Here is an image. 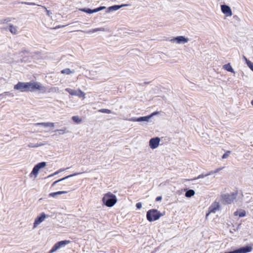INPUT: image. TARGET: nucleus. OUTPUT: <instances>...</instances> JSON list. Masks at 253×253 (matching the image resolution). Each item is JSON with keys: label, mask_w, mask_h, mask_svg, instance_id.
Instances as JSON below:
<instances>
[{"label": "nucleus", "mask_w": 253, "mask_h": 253, "mask_svg": "<svg viewBox=\"0 0 253 253\" xmlns=\"http://www.w3.org/2000/svg\"><path fill=\"white\" fill-rule=\"evenodd\" d=\"M237 192H234L230 194L226 193L221 195V202L224 205L233 203L237 198Z\"/></svg>", "instance_id": "f257e3e1"}, {"label": "nucleus", "mask_w": 253, "mask_h": 253, "mask_svg": "<svg viewBox=\"0 0 253 253\" xmlns=\"http://www.w3.org/2000/svg\"><path fill=\"white\" fill-rule=\"evenodd\" d=\"M102 201L107 207H112L117 203V199L115 195L109 192L104 195Z\"/></svg>", "instance_id": "f03ea898"}, {"label": "nucleus", "mask_w": 253, "mask_h": 253, "mask_svg": "<svg viewBox=\"0 0 253 253\" xmlns=\"http://www.w3.org/2000/svg\"><path fill=\"white\" fill-rule=\"evenodd\" d=\"M162 215L160 211L155 209L149 210L146 214L147 219L150 222L158 220Z\"/></svg>", "instance_id": "7ed1b4c3"}, {"label": "nucleus", "mask_w": 253, "mask_h": 253, "mask_svg": "<svg viewBox=\"0 0 253 253\" xmlns=\"http://www.w3.org/2000/svg\"><path fill=\"white\" fill-rule=\"evenodd\" d=\"M27 86L28 91H33L35 89H41L42 88V84L38 82H27Z\"/></svg>", "instance_id": "20e7f679"}, {"label": "nucleus", "mask_w": 253, "mask_h": 253, "mask_svg": "<svg viewBox=\"0 0 253 253\" xmlns=\"http://www.w3.org/2000/svg\"><path fill=\"white\" fill-rule=\"evenodd\" d=\"M253 250L252 247L250 245H247L244 247H241L235 250L225 252L224 253H248L252 252Z\"/></svg>", "instance_id": "39448f33"}, {"label": "nucleus", "mask_w": 253, "mask_h": 253, "mask_svg": "<svg viewBox=\"0 0 253 253\" xmlns=\"http://www.w3.org/2000/svg\"><path fill=\"white\" fill-rule=\"evenodd\" d=\"M69 243L70 241L67 240L61 241L57 242L52 247V249L49 251V253H52L55 252L56 251L59 249L61 247H64L65 245L69 244Z\"/></svg>", "instance_id": "423d86ee"}, {"label": "nucleus", "mask_w": 253, "mask_h": 253, "mask_svg": "<svg viewBox=\"0 0 253 253\" xmlns=\"http://www.w3.org/2000/svg\"><path fill=\"white\" fill-rule=\"evenodd\" d=\"M14 88L16 90H20L22 92L28 91L27 83L24 82H19L14 85Z\"/></svg>", "instance_id": "0eeeda50"}, {"label": "nucleus", "mask_w": 253, "mask_h": 253, "mask_svg": "<svg viewBox=\"0 0 253 253\" xmlns=\"http://www.w3.org/2000/svg\"><path fill=\"white\" fill-rule=\"evenodd\" d=\"M160 142V138L158 137L152 138L149 141V146L151 148L154 149L157 148Z\"/></svg>", "instance_id": "6e6552de"}, {"label": "nucleus", "mask_w": 253, "mask_h": 253, "mask_svg": "<svg viewBox=\"0 0 253 253\" xmlns=\"http://www.w3.org/2000/svg\"><path fill=\"white\" fill-rule=\"evenodd\" d=\"M105 8H106L105 6H102L97 7L96 8L93 9H91L90 8H84L80 9V10L84 12H86L88 14H91L93 13L99 12L100 10H102Z\"/></svg>", "instance_id": "1a4fd4ad"}, {"label": "nucleus", "mask_w": 253, "mask_h": 253, "mask_svg": "<svg viewBox=\"0 0 253 253\" xmlns=\"http://www.w3.org/2000/svg\"><path fill=\"white\" fill-rule=\"evenodd\" d=\"M220 205L218 202H214L209 208V213L207 214L208 216L210 213H215L216 211L219 210Z\"/></svg>", "instance_id": "9d476101"}, {"label": "nucleus", "mask_w": 253, "mask_h": 253, "mask_svg": "<svg viewBox=\"0 0 253 253\" xmlns=\"http://www.w3.org/2000/svg\"><path fill=\"white\" fill-rule=\"evenodd\" d=\"M46 216V215L44 212H42L39 216H37L35 220L34 227H36L38 225L42 223L44 220Z\"/></svg>", "instance_id": "9b49d317"}, {"label": "nucleus", "mask_w": 253, "mask_h": 253, "mask_svg": "<svg viewBox=\"0 0 253 253\" xmlns=\"http://www.w3.org/2000/svg\"><path fill=\"white\" fill-rule=\"evenodd\" d=\"M171 42L175 41L177 43H185L189 41L188 38H185L184 36H177L174 39L170 40Z\"/></svg>", "instance_id": "f8f14e48"}, {"label": "nucleus", "mask_w": 253, "mask_h": 253, "mask_svg": "<svg viewBox=\"0 0 253 253\" xmlns=\"http://www.w3.org/2000/svg\"><path fill=\"white\" fill-rule=\"evenodd\" d=\"M221 9L222 12L226 14L227 16H231L232 14L231 9L228 5L225 4L221 5Z\"/></svg>", "instance_id": "ddd939ff"}, {"label": "nucleus", "mask_w": 253, "mask_h": 253, "mask_svg": "<svg viewBox=\"0 0 253 253\" xmlns=\"http://www.w3.org/2000/svg\"><path fill=\"white\" fill-rule=\"evenodd\" d=\"M80 174V173H75L74 174H70V175H69L66 177H64L62 178H61L60 179H58L56 181H55L54 182H53L51 185L52 186H54L56 183H58V182H62V181H64L65 180H67L68 179H69V178L71 177H73L74 176H75V175H77L78 174Z\"/></svg>", "instance_id": "4468645a"}, {"label": "nucleus", "mask_w": 253, "mask_h": 253, "mask_svg": "<svg viewBox=\"0 0 253 253\" xmlns=\"http://www.w3.org/2000/svg\"><path fill=\"white\" fill-rule=\"evenodd\" d=\"M150 118H151V116H144V117H140L137 118H134L132 119V121H133L134 122H144V121L148 122Z\"/></svg>", "instance_id": "2eb2a0df"}, {"label": "nucleus", "mask_w": 253, "mask_h": 253, "mask_svg": "<svg viewBox=\"0 0 253 253\" xmlns=\"http://www.w3.org/2000/svg\"><path fill=\"white\" fill-rule=\"evenodd\" d=\"M127 4L114 5L109 7L107 9V12L116 11L123 6H127Z\"/></svg>", "instance_id": "dca6fc26"}, {"label": "nucleus", "mask_w": 253, "mask_h": 253, "mask_svg": "<svg viewBox=\"0 0 253 253\" xmlns=\"http://www.w3.org/2000/svg\"><path fill=\"white\" fill-rule=\"evenodd\" d=\"M35 126H42L44 127H54V123H50V122H47V123H36L35 124Z\"/></svg>", "instance_id": "f3484780"}, {"label": "nucleus", "mask_w": 253, "mask_h": 253, "mask_svg": "<svg viewBox=\"0 0 253 253\" xmlns=\"http://www.w3.org/2000/svg\"><path fill=\"white\" fill-rule=\"evenodd\" d=\"M105 30H106L105 28L102 27V28H97L93 29L92 30H89L87 32H85V31H84L83 30H79V31H81L83 33H86L89 34V33H95V32H96L98 31H105Z\"/></svg>", "instance_id": "a211bd4d"}, {"label": "nucleus", "mask_w": 253, "mask_h": 253, "mask_svg": "<svg viewBox=\"0 0 253 253\" xmlns=\"http://www.w3.org/2000/svg\"><path fill=\"white\" fill-rule=\"evenodd\" d=\"M246 214V211L243 210H240L239 211H236L234 213L235 216L239 215V217H244Z\"/></svg>", "instance_id": "6ab92c4d"}, {"label": "nucleus", "mask_w": 253, "mask_h": 253, "mask_svg": "<svg viewBox=\"0 0 253 253\" xmlns=\"http://www.w3.org/2000/svg\"><path fill=\"white\" fill-rule=\"evenodd\" d=\"M8 30L12 34L16 35L18 33L17 27L13 25H10L8 27Z\"/></svg>", "instance_id": "aec40b11"}, {"label": "nucleus", "mask_w": 253, "mask_h": 253, "mask_svg": "<svg viewBox=\"0 0 253 253\" xmlns=\"http://www.w3.org/2000/svg\"><path fill=\"white\" fill-rule=\"evenodd\" d=\"M67 192L65 191H58L56 192H52L49 194V197H52L53 198L56 197L58 195H60L63 194H66Z\"/></svg>", "instance_id": "412c9836"}, {"label": "nucleus", "mask_w": 253, "mask_h": 253, "mask_svg": "<svg viewBox=\"0 0 253 253\" xmlns=\"http://www.w3.org/2000/svg\"><path fill=\"white\" fill-rule=\"evenodd\" d=\"M75 73V70H71L69 68H66L61 71V73L63 74L71 75Z\"/></svg>", "instance_id": "4be33fe9"}, {"label": "nucleus", "mask_w": 253, "mask_h": 253, "mask_svg": "<svg viewBox=\"0 0 253 253\" xmlns=\"http://www.w3.org/2000/svg\"><path fill=\"white\" fill-rule=\"evenodd\" d=\"M223 68L228 72L234 73L233 69L232 68V66L230 65L229 63L223 65Z\"/></svg>", "instance_id": "5701e85b"}, {"label": "nucleus", "mask_w": 253, "mask_h": 253, "mask_svg": "<svg viewBox=\"0 0 253 253\" xmlns=\"http://www.w3.org/2000/svg\"><path fill=\"white\" fill-rule=\"evenodd\" d=\"M195 192L194 190L189 189L186 192L185 196L187 198H190L192 196H194L195 195Z\"/></svg>", "instance_id": "b1692460"}, {"label": "nucleus", "mask_w": 253, "mask_h": 253, "mask_svg": "<svg viewBox=\"0 0 253 253\" xmlns=\"http://www.w3.org/2000/svg\"><path fill=\"white\" fill-rule=\"evenodd\" d=\"M45 144V143H36V144L30 143L28 144V147H31V148H36V147H38L40 146L44 145Z\"/></svg>", "instance_id": "393cba45"}, {"label": "nucleus", "mask_w": 253, "mask_h": 253, "mask_svg": "<svg viewBox=\"0 0 253 253\" xmlns=\"http://www.w3.org/2000/svg\"><path fill=\"white\" fill-rule=\"evenodd\" d=\"M40 170V169L38 167L37 165H36L33 169L31 174H33L35 175V176H37Z\"/></svg>", "instance_id": "a878e982"}, {"label": "nucleus", "mask_w": 253, "mask_h": 253, "mask_svg": "<svg viewBox=\"0 0 253 253\" xmlns=\"http://www.w3.org/2000/svg\"><path fill=\"white\" fill-rule=\"evenodd\" d=\"M65 91L69 92L70 94H71V95H76V94H77L76 90L72 89L69 88H67L65 89Z\"/></svg>", "instance_id": "bb28decb"}, {"label": "nucleus", "mask_w": 253, "mask_h": 253, "mask_svg": "<svg viewBox=\"0 0 253 253\" xmlns=\"http://www.w3.org/2000/svg\"><path fill=\"white\" fill-rule=\"evenodd\" d=\"M77 94H76V96H78L80 97H83L84 98H85V94L82 91L81 89H79L78 90H77Z\"/></svg>", "instance_id": "cd10ccee"}, {"label": "nucleus", "mask_w": 253, "mask_h": 253, "mask_svg": "<svg viewBox=\"0 0 253 253\" xmlns=\"http://www.w3.org/2000/svg\"><path fill=\"white\" fill-rule=\"evenodd\" d=\"M68 169L69 168H67V169ZM65 170V169H59L58 170L56 171V172H55L54 173H52V174H51L50 175H49L48 176H47L46 178L51 177H52V176H54L55 175H56V174H58L59 173H60V172H61L62 171H64Z\"/></svg>", "instance_id": "c85d7f7f"}, {"label": "nucleus", "mask_w": 253, "mask_h": 253, "mask_svg": "<svg viewBox=\"0 0 253 253\" xmlns=\"http://www.w3.org/2000/svg\"><path fill=\"white\" fill-rule=\"evenodd\" d=\"M73 121L76 123H80L82 122V119L77 116L72 117Z\"/></svg>", "instance_id": "c756f323"}, {"label": "nucleus", "mask_w": 253, "mask_h": 253, "mask_svg": "<svg viewBox=\"0 0 253 253\" xmlns=\"http://www.w3.org/2000/svg\"><path fill=\"white\" fill-rule=\"evenodd\" d=\"M244 58L246 59L247 64L248 67L253 71V63L248 60L245 57H244Z\"/></svg>", "instance_id": "7c9ffc66"}, {"label": "nucleus", "mask_w": 253, "mask_h": 253, "mask_svg": "<svg viewBox=\"0 0 253 253\" xmlns=\"http://www.w3.org/2000/svg\"><path fill=\"white\" fill-rule=\"evenodd\" d=\"M36 165L40 169H41L42 168H43L46 166V162H42L37 164Z\"/></svg>", "instance_id": "2f4dec72"}, {"label": "nucleus", "mask_w": 253, "mask_h": 253, "mask_svg": "<svg viewBox=\"0 0 253 253\" xmlns=\"http://www.w3.org/2000/svg\"><path fill=\"white\" fill-rule=\"evenodd\" d=\"M99 112L103 113H107V114H110L111 113V111L109 109H101L98 110Z\"/></svg>", "instance_id": "473e14b6"}, {"label": "nucleus", "mask_w": 253, "mask_h": 253, "mask_svg": "<svg viewBox=\"0 0 253 253\" xmlns=\"http://www.w3.org/2000/svg\"><path fill=\"white\" fill-rule=\"evenodd\" d=\"M206 176H207V174H204L202 173V174L199 175L197 177H195V178L192 179V180H196V179H198L199 178H203Z\"/></svg>", "instance_id": "72a5a7b5"}, {"label": "nucleus", "mask_w": 253, "mask_h": 253, "mask_svg": "<svg viewBox=\"0 0 253 253\" xmlns=\"http://www.w3.org/2000/svg\"><path fill=\"white\" fill-rule=\"evenodd\" d=\"M37 5L42 6V8L45 9L46 10V11L47 12V14L48 15V16H50L51 15V14H52V13L49 10H47V8L44 6H42L39 4H37Z\"/></svg>", "instance_id": "f704fd0d"}, {"label": "nucleus", "mask_w": 253, "mask_h": 253, "mask_svg": "<svg viewBox=\"0 0 253 253\" xmlns=\"http://www.w3.org/2000/svg\"><path fill=\"white\" fill-rule=\"evenodd\" d=\"M21 3L22 4H25L30 5H36V4L35 3H34V2H29L22 1Z\"/></svg>", "instance_id": "c9c22d12"}, {"label": "nucleus", "mask_w": 253, "mask_h": 253, "mask_svg": "<svg viewBox=\"0 0 253 253\" xmlns=\"http://www.w3.org/2000/svg\"><path fill=\"white\" fill-rule=\"evenodd\" d=\"M230 153V151H227L226 153L224 154L223 155L222 157V159H226L228 157L229 154Z\"/></svg>", "instance_id": "e433bc0d"}, {"label": "nucleus", "mask_w": 253, "mask_h": 253, "mask_svg": "<svg viewBox=\"0 0 253 253\" xmlns=\"http://www.w3.org/2000/svg\"><path fill=\"white\" fill-rule=\"evenodd\" d=\"M136 207L137 208V209H140L142 207V204L140 202H139V203H137L136 204Z\"/></svg>", "instance_id": "4c0bfd02"}, {"label": "nucleus", "mask_w": 253, "mask_h": 253, "mask_svg": "<svg viewBox=\"0 0 253 253\" xmlns=\"http://www.w3.org/2000/svg\"><path fill=\"white\" fill-rule=\"evenodd\" d=\"M66 130V127H64L62 129H57V130H55V131H61V132H63V133H62V134H63L64 132H65V131Z\"/></svg>", "instance_id": "58836bf2"}, {"label": "nucleus", "mask_w": 253, "mask_h": 253, "mask_svg": "<svg viewBox=\"0 0 253 253\" xmlns=\"http://www.w3.org/2000/svg\"><path fill=\"white\" fill-rule=\"evenodd\" d=\"M162 199V197L161 196L157 197L156 199V201H160Z\"/></svg>", "instance_id": "ea45409f"}, {"label": "nucleus", "mask_w": 253, "mask_h": 253, "mask_svg": "<svg viewBox=\"0 0 253 253\" xmlns=\"http://www.w3.org/2000/svg\"><path fill=\"white\" fill-rule=\"evenodd\" d=\"M213 173H214V170H211V171H210L209 173H207V176H209V175H211Z\"/></svg>", "instance_id": "a19ab883"}, {"label": "nucleus", "mask_w": 253, "mask_h": 253, "mask_svg": "<svg viewBox=\"0 0 253 253\" xmlns=\"http://www.w3.org/2000/svg\"><path fill=\"white\" fill-rule=\"evenodd\" d=\"M157 114H158V112H153V113H152L151 115H148V116H151V118L152 116H153Z\"/></svg>", "instance_id": "79ce46f5"}, {"label": "nucleus", "mask_w": 253, "mask_h": 253, "mask_svg": "<svg viewBox=\"0 0 253 253\" xmlns=\"http://www.w3.org/2000/svg\"><path fill=\"white\" fill-rule=\"evenodd\" d=\"M221 169H220V168L216 169L215 170H214V173H215L216 172H218Z\"/></svg>", "instance_id": "37998d69"}, {"label": "nucleus", "mask_w": 253, "mask_h": 253, "mask_svg": "<svg viewBox=\"0 0 253 253\" xmlns=\"http://www.w3.org/2000/svg\"><path fill=\"white\" fill-rule=\"evenodd\" d=\"M69 183H70V182H68V181L64 182L62 185L63 186H65L67 184Z\"/></svg>", "instance_id": "c03bdc74"}, {"label": "nucleus", "mask_w": 253, "mask_h": 253, "mask_svg": "<svg viewBox=\"0 0 253 253\" xmlns=\"http://www.w3.org/2000/svg\"><path fill=\"white\" fill-rule=\"evenodd\" d=\"M251 104L253 106V99L252 100V101H251Z\"/></svg>", "instance_id": "a18cd8bd"}]
</instances>
